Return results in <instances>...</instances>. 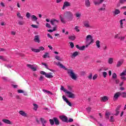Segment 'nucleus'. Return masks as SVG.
Wrapping results in <instances>:
<instances>
[{"label": "nucleus", "instance_id": "obj_27", "mask_svg": "<svg viewBox=\"0 0 126 126\" xmlns=\"http://www.w3.org/2000/svg\"><path fill=\"white\" fill-rule=\"evenodd\" d=\"M54 122L55 123V125L56 126H59V125H60V121H59V120L57 119V118H54Z\"/></svg>", "mask_w": 126, "mask_h": 126}, {"label": "nucleus", "instance_id": "obj_5", "mask_svg": "<svg viewBox=\"0 0 126 126\" xmlns=\"http://www.w3.org/2000/svg\"><path fill=\"white\" fill-rule=\"evenodd\" d=\"M84 26L86 27V28H92V26L90 25V23L88 21H86L84 22Z\"/></svg>", "mask_w": 126, "mask_h": 126}, {"label": "nucleus", "instance_id": "obj_28", "mask_svg": "<svg viewBox=\"0 0 126 126\" xmlns=\"http://www.w3.org/2000/svg\"><path fill=\"white\" fill-rule=\"evenodd\" d=\"M42 91L43 92H44V93H46L47 94H50V95H53V93L51 92L50 91L42 90Z\"/></svg>", "mask_w": 126, "mask_h": 126}, {"label": "nucleus", "instance_id": "obj_58", "mask_svg": "<svg viewBox=\"0 0 126 126\" xmlns=\"http://www.w3.org/2000/svg\"><path fill=\"white\" fill-rule=\"evenodd\" d=\"M32 69L33 71H36V70H37V67H34L33 66Z\"/></svg>", "mask_w": 126, "mask_h": 126}, {"label": "nucleus", "instance_id": "obj_14", "mask_svg": "<svg viewBox=\"0 0 126 126\" xmlns=\"http://www.w3.org/2000/svg\"><path fill=\"white\" fill-rule=\"evenodd\" d=\"M50 23L52 25H54V24H57V23H59V20L53 19L50 21Z\"/></svg>", "mask_w": 126, "mask_h": 126}, {"label": "nucleus", "instance_id": "obj_21", "mask_svg": "<svg viewBox=\"0 0 126 126\" xmlns=\"http://www.w3.org/2000/svg\"><path fill=\"white\" fill-rule=\"evenodd\" d=\"M124 21H126V19L120 20V28H124Z\"/></svg>", "mask_w": 126, "mask_h": 126}, {"label": "nucleus", "instance_id": "obj_18", "mask_svg": "<svg viewBox=\"0 0 126 126\" xmlns=\"http://www.w3.org/2000/svg\"><path fill=\"white\" fill-rule=\"evenodd\" d=\"M95 45H96V48H97V49H101V44H100V41L96 40L95 41Z\"/></svg>", "mask_w": 126, "mask_h": 126}, {"label": "nucleus", "instance_id": "obj_49", "mask_svg": "<svg viewBox=\"0 0 126 126\" xmlns=\"http://www.w3.org/2000/svg\"><path fill=\"white\" fill-rule=\"evenodd\" d=\"M88 78L90 79V80H91V79H92V73H91L88 76Z\"/></svg>", "mask_w": 126, "mask_h": 126}, {"label": "nucleus", "instance_id": "obj_17", "mask_svg": "<svg viewBox=\"0 0 126 126\" xmlns=\"http://www.w3.org/2000/svg\"><path fill=\"white\" fill-rule=\"evenodd\" d=\"M70 5V3L67 1H65L64 2V4L63 5V9H64L66 6H69Z\"/></svg>", "mask_w": 126, "mask_h": 126}, {"label": "nucleus", "instance_id": "obj_34", "mask_svg": "<svg viewBox=\"0 0 126 126\" xmlns=\"http://www.w3.org/2000/svg\"><path fill=\"white\" fill-rule=\"evenodd\" d=\"M49 122L51 126H54L55 125V121L53 120V119H50Z\"/></svg>", "mask_w": 126, "mask_h": 126}, {"label": "nucleus", "instance_id": "obj_4", "mask_svg": "<svg viewBox=\"0 0 126 126\" xmlns=\"http://www.w3.org/2000/svg\"><path fill=\"white\" fill-rule=\"evenodd\" d=\"M86 41L87 42H90L89 45L94 43V39H93V37L92 35L89 34L86 37Z\"/></svg>", "mask_w": 126, "mask_h": 126}, {"label": "nucleus", "instance_id": "obj_37", "mask_svg": "<svg viewBox=\"0 0 126 126\" xmlns=\"http://www.w3.org/2000/svg\"><path fill=\"white\" fill-rule=\"evenodd\" d=\"M32 52H34V53H39V50L38 49H35V48H32Z\"/></svg>", "mask_w": 126, "mask_h": 126}, {"label": "nucleus", "instance_id": "obj_6", "mask_svg": "<svg viewBox=\"0 0 126 126\" xmlns=\"http://www.w3.org/2000/svg\"><path fill=\"white\" fill-rule=\"evenodd\" d=\"M33 40L36 43H40L41 42V41L40 40V35H35Z\"/></svg>", "mask_w": 126, "mask_h": 126}, {"label": "nucleus", "instance_id": "obj_61", "mask_svg": "<svg viewBox=\"0 0 126 126\" xmlns=\"http://www.w3.org/2000/svg\"><path fill=\"white\" fill-rule=\"evenodd\" d=\"M43 79H44V76H41L39 79V81H42Z\"/></svg>", "mask_w": 126, "mask_h": 126}, {"label": "nucleus", "instance_id": "obj_22", "mask_svg": "<svg viewBox=\"0 0 126 126\" xmlns=\"http://www.w3.org/2000/svg\"><path fill=\"white\" fill-rule=\"evenodd\" d=\"M114 63V58H109L108 60V63L109 64H112Z\"/></svg>", "mask_w": 126, "mask_h": 126}, {"label": "nucleus", "instance_id": "obj_10", "mask_svg": "<svg viewBox=\"0 0 126 126\" xmlns=\"http://www.w3.org/2000/svg\"><path fill=\"white\" fill-rule=\"evenodd\" d=\"M31 19L32 21H35L37 23V24H39V22H37V20H38V18L36 17V16L32 15L31 16Z\"/></svg>", "mask_w": 126, "mask_h": 126}, {"label": "nucleus", "instance_id": "obj_31", "mask_svg": "<svg viewBox=\"0 0 126 126\" xmlns=\"http://www.w3.org/2000/svg\"><path fill=\"white\" fill-rule=\"evenodd\" d=\"M43 59H46V58H50V55L48 53H45L43 56Z\"/></svg>", "mask_w": 126, "mask_h": 126}, {"label": "nucleus", "instance_id": "obj_47", "mask_svg": "<svg viewBox=\"0 0 126 126\" xmlns=\"http://www.w3.org/2000/svg\"><path fill=\"white\" fill-rule=\"evenodd\" d=\"M63 100L65 101L66 102L67 101H68V100H67V98H66V97H65V96L63 95Z\"/></svg>", "mask_w": 126, "mask_h": 126}, {"label": "nucleus", "instance_id": "obj_7", "mask_svg": "<svg viewBox=\"0 0 126 126\" xmlns=\"http://www.w3.org/2000/svg\"><path fill=\"white\" fill-rule=\"evenodd\" d=\"M122 105H119L117 106L115 112L116 114H115V116H118L120 114V109H121Z\"/></svg>", "mask_w": 126, "mask_h": 126}, {"label": "nucleus", "instance_id": "obj_56", "mask_svg": "<svg viewBox=\"0 0 126 126\" xmlns=\"http://www.w3.org/2000/svg\"><path fill=\"white\" fill-rule=\"evenodd\" d=\"M19 25H23L24 24V22L23 21H19L18 22Z\"/></svg>", "mask_w": 126, "mask_h": 126}, {"label": "nucleus", "instance_id": "obj_15", "mask_svg": "<svg viewBox=\"0 0 126 126\" xmlns=\"http://www.w3.org/2000/svg\"><path fill=\"white\" fill-rule=\"evenodd\" d=\"M19 114L22 116V117H27V114L25 113L24 111L21 110L19 112Z\"/></svg>", "mask_w": 126, "mask_h": 126}, {"label": "nucleus", "instance_id": "obj_3", "mask_svg": "<svg viewBox=\"0 0 126 126\" xmlns=\"http://www.w3.org/2000/svg\"><path fill=\"white\" fill-rule=\"evenodd\" d=\"M67 89L69 91L65 89L64 87H63V86H61V90L64 92L65 93V94H67V97H68V98H71L72 99H74V98H75V94L70 92V91H72V88H71V87L69 86H67Z\"/></svg>", "mask_w": 126, "mask_h": 126}, {"label": "nucleus", "instance_id": "obj_54", "mask_svg": "<svg viewBox=\"0 0 126 126\" xmlns=\"http://www.w3.org/2000/svg\"><path fill=\"white\" fill-rule=\"evenodd\" d=\"M45 66V68H46L47 69H49V70H50V71H54V70L53 69H51L49 68V67L48 66V65L46 64Z\"/></svg>", "mask_w": 126, "mask_h": 126}, {"label": "nucleus", "instance_id": "obj_60", "mask_svg": "<svg viewBox=\"0 0 126 126\" xmlns=\"http://www.w3.org/2000/svg\"><path fill=\"white\" fill-rule=\"evenodd\" d=\"M47 37L48 38H50V39H53V36H52V35H51V34H50V33H48L47 34Z\"/></svg>", "mask_w": 126, "mask_h": 126}, {"label": "nucleus", "instance_id": "obj_32", "mask_svg": "<svg viewBox=\"0 0 126 126\" xmlns=\"http://www.w3.org/2000/svg\"><path fill=\"white\" fill-rule=\"evenodd\" d=\"M75 16L77 18H80V17H81V13H79V12L76 13Z\"/></svg>", "mask_w": 126, "mask_h": 126}, {"label": "nucleus", "instance_id": "obj_8", "mask_svg": "<svg viewBox=\"0 0 126 126\" xmlns=\"http://www.w3.org/2000/svg\"><path fill=\"white\" fill-rule=\"evenodd\" d=\"M39 120L42 125V126H46V124H47V120H45V119L43 118H40Z\"/></svg>", "mask_w": 126, "mask_h": 126}, {"label": "nucleus", "instance_id": "obj_51", "mask_svg": "<svg viewBox=\"0 0 126 126\" xmlns=\"http://www.w3.org/2000/svg\"><path fill=\"white\" fill-rule=\"evenodd\" d=\"M115 39H120V36H119V34H117L114 36Z\"/></svg>", "mask_w": 126, "mask_h": 126}, {"label": "nucleus", "instance_id": "obj_33", "mask_svg": "<svg viewBox=\"0 0 126 126\" xmlns=\"http://www.w3.org/2000/svg\"><path fill=\"white\" fill-rule=\"evenodd\" d=\"M94 2L95 5H99V4H101L99 0H95Z\"/></svg>", "mask_w": 126, "mask_h": 126}, {"label": "nucleus", "instance_id": "obj_13", "mask_svg": "<svg viewBox=\"0 0 126 126\" xmlns=\"http://www.w3.org/2000/svg\"><path fill=\"white\" fill-rule=\"evenodd\" d=\"M45 77L47 78H53L54 77V76H53V73L51 72L48 73L46 74Z\"/></svg>", "mask_w": 126, "mask_h": 126}, {"label": "nucleus", "instance_id": "obj_36", "mask_svg": "<svg viewBox=\"0 0 126 126\" xmlns=\"http://www.w3.org/2000/svg\"><path fill=\"white\" fill-rule=\"evenodd\" d=\"M121 96L123 98H126V92H122L121 93Z\"/></svg>", "mask_w": 126, "mask_h": 126}, {"label": "nucleus", "instance_id": "obj_38", "mask_svg": "<svg viewBox=\"0 0 126 126\" xmlns=\"http://www.w3.org/2000/svg\"><path fill=\"white\" fill-rule=\"evenodd\" d=\"M69 40H71L72 41H73L75 40V36H69Z\"/></svg>", "mask_w": 126, "mask_h": 126}, {"label": "nucleus", "instance_id": "obj_45", "mask_svg": "<svg viewBox=\"0 0 126 126\" xmlns=\"http://www.w3.org/2000/svg\"><path fill=\"white\" fill-rule=\"evenodd\" d=\"M69 44L71 49H73L74 47V44H73V42H69Z\"/></svg>", "mask_w": 126, "mask_h": 126}, {"label": "nucleus", "instance_id": "obj_23", "mask_svg": "<svg viewBox=\"0 0 126 126\" xmlns=\"http://www.w3.org/2000/svg\"><path fill=\"white\" fill-rule=\"evenodd\" d=\"M55 58L56 60H57V61H59L60 62H63V58H61L60 56L56 55L55 56Z\"/></svg>", "mask_w": 126, "mask_h": 126}, {"label": "nucleus", "instance_id": "obj_19", "mask_svg": "<svg viewBox=\"0 0 126 126\" xmlns=\"http://www.w3.org/2000/svg\"><path fill=\"white\" fill-rule=\"evenodd\" d=\"M76 48H77V49H78V50H80V51H83V50H84V49H85V46H79V45H76Z\"/></svg>", "mask_w": 126, "mask_h": 126}, {"label": "nucleus", "instance_id": "obj_62", "mask_svg": "<svg viewBox=\"0 0 126 126\" xmlns=\"http://www.w3.org/2000/svg\"><path fill=\"white\" fill-rule=\"evenodd\" d=\"M86 110L87 111V112H88V113H89L90 111H91V108L90 107H87L86 108Z\"/></svg>", "mask_w": 126, "mask_h": 126}, {"label": "nucleus", "instance_id": "obj_12", "mask_svg": "<svg viewBox=\"0 0 126 126\" xmlns=\"http://www.w3.org/2000/svg\"><path fill=\"white\" fill-rule=\"evenodd\" d=\"M60 119L63 121V122H64L65 123H66L67 122V117L64 116H60Z\"/></svg>", "mask_w": 126, "mask_h": 126}, {"label": "nucleus", "instance_id": "obj_24", "mask_svg": "<svg viewBox=\"0 0 126 126\" xmlns=\"http://www.w3.org/2000/svg\"><path fill=\"white\" fill-rule=\"evenodd\" d=\"M113 13L115 14V15H118V14H120V13H121V11H120L119 9H116L114 11Z\"/></svg>", "mask_w": 126, "mask_h": 126}, {"label": "nucleus", "instance_id": "obj_39", "mask_svg": "<svg viewBox=\"0 0 126 126\" xmlns=\"http://www.w3.org/2000/svg\"><path fill=\"white\" fill-rule=\"evenodd\" d=\"M110 115L111 113H110V112H106L105 113V116L107 119H109V117H110Z\"/></svg>", "mask_w": 126, "mask_h": 126}, {"label": "nucleus", "instance_id": "obj_57", "mask_svg": "<svg viewBox=\"0 0 126 126\" xmlns=\"http://www.w3.org/2000/svg\"><path fill=\"white\" fill-rule=\"evenodd\" d=\"M126 1V0H120L119 2L120 3H125Z\"/></svg>", "mask_w": 126, "mask_h": 126}, {"label": "nucleus", "instance_id": "obj_29", "mask_svg": "<svg viewBox=\"0 0 126 126\" xmlns=\"http://www.w3.org/2000/svg\"><path fill=\"white\" fill-rule=\"evenodd\" d=\"M118 76L117 75V74L116 73H113L112 75V79H117V77Z\"/></svg>", "mask_w": 126, "mask_h": 126}, {"label": "nucleus", "instance_id": "obj_44", "mask_svg": "<svg viewBox=\"0 0 126 126\" xmlns=\"http://www.w3.org/2000/svg\"><path fill=\"white\" fill-rule=\"evenodd\" d=\"M31 14L29 12H27V14L26 15V16L27 17V18H30V16H31Z\"/></svg>", "mask_w": 126, "mask_h": 126}, {"label": "nucleus", "instance_id": "obj_35", "mask_svg": "<svg viewBox=\"0 0 126 126\" xmlns=\"http://www.w3.org/2000/svg\"><path fill=\"white\" fill-rule=\"evenodd\" d=\"M44 50H45V48H44V47L43 46H40L38 49V50L39 51V52H41V51H44Z\"/></svg>", "mask_w": 126, "mask_h": 126}, {"label": "nucleus", "instance_id": "obj_42", "mask_svg": "<svg viewBox=\"0 0 126 126\" xmlns=\"http://www.w3.org/2000/svg\"><path fill=\"white\" fill-rule=\"evenodd\" d=\"M27 66H28V67H29V68H31V69H32V68H33L34 65L30 64H28L27 65Z\"/></svg>", "mask_w": 126, "mask_h": 126}, {"label": "nucleus", "instance_id": "obj_52", "mask_svg": "<svg viewBox=\"0 0 126 126\" xmlns=\"http://www.w3.org/2000/svg\"><path fill=\"white\" fill-rule=\"evenodd\" d=\"M46 26L47 28H51V25H50V24L49 23H46Z\"/></svg>", "mask_w": 126, "mask_h": 126}, {"label": "nucleus", "instance_id": "obj_16", "mask_svg": "<svg viewBox=\"0 0 126 126\" xmlns=\"http://www.w3.org/2000/svg\"><path fill=\"white\" fill-rule=\"evenodd\" d=\"M123 63H124V60H120L117 62L116 66L117 67H120V66H121Z\"/></svg>", "mask_w": 126, "mask_h": 126}, {"label": "nucleus", "instance_id": "obj_40", "mask_svg": "<svg viewBox=\"0 0 126 126\" xmlns=\"http://www.w3.org/2000/svg\"><path fill=\"white\" fill-rule=\"evenodd\" d=\"M107 74L106 72H102V75L104 78H106V77H107Z\"/></svg>", "mask_w": 126, "mask_h": 126}, {"label": "nucleus", "instance_id": "obj_11", "mask_svg": "<svg viewBox=\"0 0 126 126\" xmlns=\"http://www.w3.org/2000/svg\"><path fill=\"white\" fill-rule=\"evenodd\" d=\"M121 95H122V93L117 92L115 94L114 96V98L116 100H117V99H118V98H119V97H120V96H121Z\"/></svg>", "mask_w": 126, "mask_h": 126}, {"label": "nucleus", "instance_id": "obj_48", "mask_svg": "<svg viewBox=\"0 0 126 126\" xmlns=\"http://www.w3.org/2000/svg\"><path fill=\"white\" fill-rule=\"evenodd\" d=\"M114 80H115V83L116 84H119V83H120V80L119 79H115Z\"/></svg>", "mask_w": 126, "mask_h": 126}, {"label": "nucleus", "instance_id": "obj_55", "mask_svg": "<svg viewBox=\"0 0 126 126\" xmlns=\"http://www.w3.org/2000/svg\"><path fill=\"white\" fill-rule=\"evenodd\" d=\"M17 92L18 93H24V91L22 90H18Z\"/></svg>", "mask_w": 126, "mask_h": 126}, {"label": "nucleus", "instance_id": "obj_64", "mask_svg": "<svg viewBox=\"0 0 126 126\" xmlns=\"http://www.w3.org/2000/svg\"><path fill=\"white\" fill-rule=\"evenodd\" d=\"M110 122H114V117L111 116L110 117Z\"/></svg>", "mask_w": 126, "mask_h": 126}, {"label": "nucleus", "instance_id": "obj_30", "mask_svg": "<svg viewBox=\"0 0 126 126\" xmlns=\"http://www.w3.org/2000/svg\"><path fill=\"white\" fill-rule=\"evenodd\" d=\"M33 110L34 111H37V110L38 109V108L39 107V106H38L37 104H36L35 103L33 104Z\"/></svg>", "mask_w": 126, "mask_h": 126}, {"label": "nucleus", "instance_id": "obj_9", "mask_svg": "<svg viewBox=\"0 0 126 126\" xmlns=\"http://www.w3.org/2000/svg\"><path fill=\"white\" fill-rule=\"evenodd\" d=\"M2 122H3V123L4 124H6L7 125H12V122L7 119H2Z\"/></svg>", "mask_w": 126, "mask_h": 126}, {"label": "nucleus", "instance_id": "obj_53", "mask_svg": "<svg viewBox=\"0 0 126 126\" xmlns=\"http://www.w3.org/2000/svg\"><path fill=\"white\" fill-rule=\"evenodd\" d=\"M66 104H67V105H68V106H70V107H71V103L70 102H69L68 100H67L66 101Z\"/></svg>", "mask_w": 126, "mask_h": 126}, {"label": "nucleus", "instance_id": "obj_46", "mask_svg": "<svg viewBox=\"0 0 126 126\" xmlns=\"http://www.w3.org/2000/svg\"><path fill=\"white\" fill-rule=\"evenodd\" d=\"M40 74H42V75H45V76H46V74L47 73H46V72L44 71H41L40 72Z\"/></svg>", "mask_w": 126, "mask_h": 126}, {"label": "nucleus", "instance_id": "obj_20", "mask_svg": "<svg viewBox=\"0 0 126 126\" xmlns=\"http://www.w3.org/2000/svg\"><path fill=\"white\" fill-rule=\"evenodd\" d=\"M108 100H109V97L107 96H104L101 97V101H102V102H107Z\"/></svg>", "mask_w": 126, "mask_h": 126}, {"label": "nucleus", "instance_id": "obj_1", "mask_svg": "<svg viewBox=\"0 0 126 126\" xmlns=\"http://www.w3.org/2000/svg\"><path fill=\"white\" fill-rule=\"evenodd\" d=\"M56 64H57L58 66H60L61 68L64 69V70H67V73L69 74L71 78L73 80H76L77 79V75L74 73L73 70L71 69H67L65 66H64V65L61 63V62L56 63Z\"/></svg>", "mask_w": 126, "mask_h": 126}, {"label": "nucleus", "instance_id": "obj_26", "mask_svg": "<svg viewBox=\"0 0 126 126\" xmlns=\"http://www.w3.org/2000/svg\"><path fill=\"white\" fill-rule=\"evenodd\" d=\"M85 5L87 6V7H89L90 6V1L89 0H85Z\"/></svg>", "mask_w": 126, "mask_h": 126}, {"label": "nucleus", "instance_id": "obj_59", "mask_svg": "<svg viewBox=\"0 0 126 126\" xmlns=\"http://www.w3.org/2000/svg\"><path fill=\"white\" fill-rule=\"evenodd\" d=\"M74 29L75 30H76V32H79V29H78V27L76 26Z\"/></svg>", "mask_w": 126, "mask_h": 126}, {"label": "nucleus", "instance_id": "obj_50", "mask_svg": "<svg viewBox=\"0 0 126 126\" xmlns=\"http://www.w3.org/2000/svg\"><path fill=\"white\" fill-rule=\"evenodd\" d=\"M31 26L32 27H33V28H35V29H37V28H38V26L36 25H32Z\"/></svg>", "mask_w": 126, "mask_h": 126}, {"label": "nucleus", "instance_id": "obj_41", "mask_svg": "<svg viewBox=\"0 0 126 126\" xmlns=\"http://www.w3.org/2000/svg\"><path fill=\"white\" fill-rule=\"evenodd\" d=\"M17 16L19 18H23V17L21 16V14L19 12H17Z\"/></svg>", "mask_w": 126, "mask_h": 126}, {"label": "nucleus", "instance_id": "obj_43", "mask_svg": "<svg viewBox=\"0 0 126 126\" xmlns=\"http://www.w3.org/2000/svg\"><path fill=\"white\" fill-rule=\"evenodd\" d=\"M97 77H98V75L97 74H95L93 77V80H95Z\"/></svg>", "mask_w": 126, "mask_h": 126}, {"label": "nucleus", "instance_id": "obj_2", "mask_svg": "<svg viewBox=\"0 0 126 126\" xmlns=\"http://www.w3.org/2000/svg\"><path fill=\"white\" fill-rule=\"evenodd\" d=\"M64 18H66L67 21H72L73 19V14L70 11H66L64 13L63 18L62 16H60V19L62 23H65Z\"/></svg>", "mask_w": 126, "mask_h": 126}, {"label": "nucleus", "instance_id": "obj_25", "mask_svg": "<svg viewBox=\"0 0 126 126\" xmlns=\"http://www.w3.org/2000/svg\"><path fill=\"white\" fill-rule=\"evenodd\" d=\"M79 54V52L77 51L74 52L72 55L71 58H75V57H77Z\"/></svg>", "mask_w": 126, "mask_h": 126}, {"label": "nucleus", "instance_id": "obj_63", "mask_svg": "<svg viewBox=\"0 0 126 126\" xmlns=\"http://www.w3.org/2000/svg\"><path fill=\"white\" fill-rule=\"evenodd\" d=\"M11 35H14L16 34V32L14 31L11 32Z\"/></svg>", "mask_w": 126, "mask_h": 126}]
</instances>
